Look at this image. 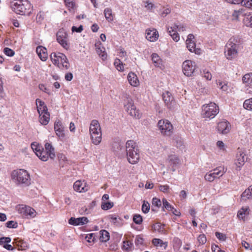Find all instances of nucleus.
I'll return each mask as SVG.
<instances>
[{
  "instance_id": "obj_27",
  "label": "nucleus",
  "mask_w": 252,
  "mask_h": 252,
  "mask_svg": "<svg viewBox=\"0 0 252 252\" xmlns=\"http://www.w3.org/2000/svg\"><path fill=\"white\" fill-rule=\"evenodd\" d=\"M151 58L153 63H154L155 67H158L160 69L164 68V66L163 63V61L157 54H152Z\"/></svg>"
},
{
  "instance_id": "obj_2",
  "label": "nucleus",
  "mask_w": 252,
  "mask_h": 252,
  "mask_svg": "<svg viewBox=\"0 0 252 252\" xmlns=\"http://www.w3.org/2000/svg\"><path fill=\"white\" fill-rule=\"evenodd\" d=\"M10 5L13 11L21 15H30L32 11V6L28 0H11Z\"/></svg>"
},
{
  "instance_id": "obj_17",
  "label": "nucleus",
  "mask_w": 252,
  "mask_h": 252,
  "mask_svg": "<svg viewBox=\"0 0 252 252\" xmlns=\"http://www.w3.org/2000/svg\"><path fill=\"white\" fill-rule=\"evenodd\" d=\"M163 100L166 105L169 109H173L176 105V102L171 94L169 92H166L162 94Z\"/></svg>"
},
{
  "instance_id": "obj_60",
  "label": "nucleus",
  "mask_w": 252,
  "mask_h": 252,
  "mask_svg": "<svg viewBox=\"0 0 252 252\" xmlns=\"http://www.w3.org/2000/svg\"><path fill=\"white\" fill-rule=\"evenodd\" d=\"M219 85L220 87V89L223 91H226L228 89L227 84L225 82H219Z\"/></svg>"
},
{
  "instance_id": "obj_39",
  "label": "nucleus",
  "mask_w": 252,
  "mask_h": 252,
  "mask_svg": "<svg viewBox=\"0 0 252 252\" xmlns=\"http://www.w3.org/2000/svg\"><path fill=\"white\" fill-rule=\"evenodd\" d=\"M152 243L155 246L163 247L164 249H166L167 247V242H164L160 239L154 238L152 240Z\"/></svg>"
},
{
  "instance_id": "obj_41",
  "label": "nucleus",
  "mask_w": 252,
  "mask_h": 252,
  "mask_svg": "<svg viewBox=\"0 0 252 252\" xmlns=\"http://www.w3.org/2000/svg\"><path fill=\"white\" fill-rule=\"evenodd\" d=\"M182 245V241L178 238H174L173 241V246L174 250L178 251Z\"/></svg>"
},
{
  "instance_id": "obj_59",
  "label": "nucleus",
  "mask_w": 252,
  "mask_h": 252,
  "mask_svg": "<svg viewBox=\"0 0 252 252\" xmlns=\"http://www.w3.org/2000/svg\"><path fill=\"white\" fill-rule=\"evenodd\" d=\"M227 2L234 4H242L243 5V3H245L246 0H225Z\"/></svg>"
},
{
  "instance_id": "obj_6",
  "label": "nucleus",
  "mask_w": 252,
  "mask_h": 252,
  "mask_svg": "<svg viewBox=\"0 0 252 252\" xmlns=\"http://www.w3.org/2000/svg\"><path fill=\"white\" fill-rule=\"evenodd\" d=\"M11 178L16 184L28 186L31 184V178L29 173L23 169L13 170L11 173Z\"/></svg>"
},
{
  "instance_id": "obj_4",
  "label": "nucleus",
  "mask_w": 252,
  "mask_h": 252,
  "mask_svg": "<svg viewBox=\"0 0 252 252\" xmlns=\"http://www.w3.org/2000/svg\"><path fill=\"white\" fill-rule=\"evenodd\" d=\"M242 43V40L238 36H233L229 39L225 46V55L227 59L232 60L237 57L238 50Z\"/></svg>"
},
{
  "instance_id": "obj_23",
  "label": "nucleus",
  "mask_w": 252,
  "mask_h": 252,
  "mask_svg": "<svg viewBox=\"0 0 252 252\" xmlns=\"http://www.w3.org/2000/svg\"><path fill=\"white\" fill-rule=\"evenodd\" d=\"M127 80L130 85L133 87H138L140 82L137 75L133 72H130L127 75Z\"/></svg>"
},
{
  "instance_id": "obj_18",
  "label": "nucleus",
  "mask_w": 252,
  "mask_h": 252,
  "mask_svg": "<svg viewBox=\"0 0 252 252\" xmlns=\"http://www.w3.org/2000/svg\"><path fill=\"white\" fill-rule=\"evenodd\" d=\"M145 34L146 38L151 42L157 41L159 37L158 31L154 28H149L146 30Z\"/></svg>"
},
{
  "instance_id": "obj_22",
  "label": "nucleus",
  "mask_w": 252,
  "mask_h": 252,
  "mask_svg": "<svg viewBox=\"0 0 252 252\" xmlns=\"http://www.w3.org/2000/svg\"><path fill=\"white\" fill-rule=\"evenodd\" d=\"M20 213L26 216H30L34 217L36 216L35 210L32 208L30 206H24L19 209Z\"/></svg>"
},
{
  "instance_id": "obj_38",
  "label": "nucleus",
  "mask_w": 252,
  "mask_h": 252,
  "mask_svg": "<svg viewBox=\"0 0 252 252\" xmlns=\"http://www.w3.org/2000/svg\"><path fill=\"white\" fill-rule=\"evenodd\" d=\"M109 232L105 230H102L99 232V240L101 242H107L109 240Z\"/></svg>"
},
{
  "instance_id": "obj_36",
  "label": "nucleus",
  "mask_w": 252,
  "mask_h": 252,
  "mask_svg": "<svg viewBox=\"0 0 252 252\" xmlns=\"http://www.w3.org/2000/svg\"><path fill=\"white\" fill-rule=\"evenodd\" d=\"M242 81L246 85L252 87V73H248L244 75L242 78Z\"/></svg>"
},
{
  "instance_id": "obj_21",
  "label": "nucleus",
  "mask_w": 252,
  "mask_h": 252,
  "mask_svg": "<svg viewBox=\"0 0 252 252\" xmlns=\"http://www.w3.org/2000/svg\"><path fill=\"white\" fill-rule=\"evenodd\" d=\"M245 162V154L244 152L239 151L237 153L236 157L235 163L239 170L243 166Z\"/></svg>"
},
{
  "instance_id": "obj_11",
  "label": "nucleus",
  "mask_w": 252,
  "mask_h": 252,
  "mask_svg": "<svg viewBox=\"0 0 252 252\" xmlns=\"http://www.w3.org/2000/svg\"><path fill=\"white\" fill-rule=\"evenodd\" d=\"M58 42L64 49L68 50L70 49V43L68 34L63 29H60L56 34Z\"/></svg>"
},
{
  "instance_id": "obj_48",
  "label": "nucleus",
  "mask_w": 252,
  "mask_h": 252,
  "mask_svg": "<svg viewBox=\"0 0 252 252\" xmlns=\"http://www.w3.org/2000/svg\"><path fill=\"white\" fill-rule=\"evenodd\" d=\"M202 76L207 80H211L212 78V75L211 72L207 69H204L202 72Z\"/></svg>"
},
{
  "instance_id": "obj_42",
  "label": "nucleus",
  "mask_w": 252,
  "mask_h": 252,
  "mask_svg": "<svg viewBox=\"0 0 252 252\" xmlns=\"http://www.w3.org/2000/svg\"><path fill=\"white\" fill-rule=\"evenodd\" d=\"M244 10L243 9H240L238 10H234L232 16L237 20H239L240 16H244L245 17Z\"/></svg>"
},
{
  "instance_id": "obj_43",
  "label": "nucleus",
  "mask_w": 252,
  "mask_h": 252,
  "mask_svg": "<svg viewBox=\"0 0 252 252\" xmlns=\"http://www.w3.org/2000/svg\"><path fill=\"white\" fill-rule=\"evenodd\" d=\"M164 208L166 209L167 210H170L172 212L173 214H174L175 216H180L181 215L180 212L176 209H174L172 206H163L162 207V210H164Z\"/></svg>"
},
{
  "instance_id": "obj_56",
  "label": "nucleus",
  "mask_w": 252,
  "mask_h": 252,
  "mask_svg": "<svg viewBox=\"0 0 252 252\" xmlns=\"http://www.w3.org/2000/svg\"><path fill=\"white\" fill-rule=\"evenodd\" d=\"M108 199L109 195L107 194H104L102 197V202L101 205H113V203L111 204V203L109 201L106 202V201L108 200Z\"/></svg>"
},
{
  "instance_id": "obj_49",
  "label": "nucleus",
  "mask_w": 252,
  "mask_h": 252,
  "mask_svg": "<svg viewBox=\"0 0 252 252\" xmlns=\"http://www.w3.org/2000/svg\"><path fill=\"white\" fill-rule=\"evenodd\" d=\"M5 226L9 228H16L18 227V223L16 221L10 220L5 223Z\"/></svg>"
},
{
  "instance_id": "obj_64",
  "label": "nucleus",
  "mask_w": 252,
  "mask_h": 252,
  "mask_svg": "<svg viewBox=\"0 0 252 252\" xmlns=\"http://www.w3.org/2000/svg\"><path fill=\"white\" fill-rule=\"evenodd\" d=\"M144 3L145 4V7L148 10L152 9L154 6V4L153 3L150 2L149 0L144 1Z\"/></svg>"
},
{
  "instance_id": "obj_50",
  "label": "nucleus",
  "mask_w": 252,
  "mask_h": 252,
  "mask_svg": "<svg viewBox=\"0 0 252 252\" xmlns=\"http://www.w3.org/2000/svg\"><path fill=\"white\" fill-rule=\"evenodd\" d=\"M142 218L139 214H135L133 217V221L137 224H140L142 222Z\"/></svg>"
},
{
  "instance_id": "obj_29",
  "label": "nucleus",
  "mask_w": 252,
  "mask_h": 252,
  "mask_svg": "<svg viewBox=\"0 0 252 252\" xmlns=\"http://www.w3.org/2000/svg\"><path fill=\"white\" fill-rule=\"evenodd\" d=\"M36 108L38 113L44 112L48 111V108L45 102L39 98L35 100Z\"/></svg>"
},
{
  "instance_id": "obj_13",
  "label": "nucleus",
  "mask_w": 252,
  "mask_h": 252,
  "mask_svg": "<svg viewBox=\"0 0 252 252\" xmlns=\"http://www.w3.org/2000/svg\"><path fill=\"white\" fill-rule=\"evenodd\" d=\"M125 107L127 112L132 117L136 119H139L141 117L139 110L136 109V106L131 100L128 101L127 103L125 105Z\"/></svg>"
},
{
  "instance_id": "obj_45",
  "label": "nucleus",
  "mask_w": 252,
  "mask_h": 252,
  "mask_svg": "<svg viewBox=\"0 0 252 252\" xmlns=\"http://www.w3.org/2000/svg\"><path fill=\"white\" fill-rule=\"evenodd\" d=\"M244 107L249 110H252V97L246 100L243 104Z\"/></svg>"
},
{
  "instance_id": "obj_7",
  "label": "nucleus",
  "mask_w": 252,
  "mask_h": 252,
  "mask_svg": "<svg viewBox=\"0 0 252 252\" xmlns=\"http://www.w3.org/2000/svg\"><path fill=\"white\" fill-rule=\"evenodd\" d=\"M90 134L92 143L95 145H99L102 140V132L100 125L96 120L91 121L90 126Z\"/></svg>"
},
{
  "instance_id": "obj_63",
  "label": "nucleus",
  "mask_w": 252,
  "mask_h": 252,
  "mask_svg": "<svg viewBox=\"0 0 252 252\" xmlns=\"http://www.w3.org/2000/svg\"><path fill=\"white\" fill-rule=\"evenodd\" d=\"M83 30V26L80 25L78 28L73 26L71 28L72 32H81Z\"/></svg>"
},
{
  "instance_id": "obj_52",
  "label": "nucleus",
  "mask_w": 252,
  "mask_h": 252,
  "mask_svg": "<svg viewBox=\"0 0 252 252\" xmlns=\"http://www.w3.org/2000/svg\"><path fill=\"white\" fill-rule=\"evenodd\" d=\"M11 242L10 237H1L0 238V245L4 247V245L8 244Z\"/></svg>"
},
{
  "instance_id": "obj_31",
  "label": "nucleus",
  "mask_w": 252,
  "mask_h": 252,
  "mask_svg": "<svg viewBox=\"0 0 252 252\" xmlns=\"http://www.w3.org/2000/svg\"><path fill=\"white\" fill-rule=\"evenodd\" d=\"M167 31L174 41L178 42L180 40V36L177 32V31L172 26L167 28Z\"/></svg>"
},
{
  "instance_id": "obj_47",
  "label": "nucleus",
  "mask_w": 252,
  "mask_h": 252,
  "mask_svg": "<svg viewBox=\"0 0 252 252\" xmlns=\"http://www.w3.org/2000/svg\"><path fill=\"white\" fill-rule=\"evenodd\" d=\"M123 243V249L125 250L126 251H129L133 246L132 243L130 241L128 240L124 241Z\"/></svg>"
},
{
  "instance_id": "obj_35",
  "label": "nucleus",
  "mask_w": 252,
  "mask_h": 252,
  "mask_svg": "<svg viewBox=\"0 0 252 252\" xmlns=\"http://www.w3.org/2000/svg\"><path fill=\"white\" fill-rule=\"evenodd\" d=\"M153 229L154 231L158 232L159 233L164 234L166 233L165 231V225L161 224L159 222H157L153 225Z\"/></svg>"
},
{
  "instance_id": "obj_10",
  "label": "nucleus",
  "mask_w": 252,
  "mask_h": 252,
  "mask_svg": "<svg viewBox=\"0 0 252 252\" xmlns=\"http://www.w3.org/2000/svg\"><path fill=\"white\" fill-rule=\"evenodd\" d=\"M226 172V169L223 167H218L206 173L204 176V179L208 182H212L215 179L222 176Z\"/></svg>"
},
{
  "instance_id": "obj_61",
  "label": "nucleus",
  "mask_w": 252,
  "mask_h": 252,
  "mask_svg": "<svg viewBox=\"0 0 252 252\" xmlns=\"http://www.w3.org/2000/svg\"><path fill=\"white\" fill-rule=\"evenodd\" d=\"M217 146L220 150L224 151L225 150V147L224 143L222 141H218L216 143Z\"/></svg>"
},
{
  "instance_id": "obj_40",
  "label": "nucleus",
  "mask_w": 252,
  "mask_h": 252,
  "mask_svg": "<svg viewBox=\"0 0 252 252\" xmlns=\"http://www.w3.org/2000/svg\"><path fill=\"white\" fill-rule=\"evenodd\" d=\"M114 64L116 69L119 71H123L124 70V64L119 59H116L114 63Z\"/></svg>"
},
{
  "instance_id": "obj_5",
  "label": "nucleus",
  "mask_w": 252,
  "mask_h": 252,
  "mask_svg": "<svg viewBox=\"0 0 252 252\" xmlns=\"http://www.w3.org/2000/svg\"><path fill=\"white\" fill-rule=\"evenodd\" d=\"M50 60L53 64L60 70L65 71L70 67V63L66 56L60 52H53L50 55Z\"/></svg>"
},
{
  "instance_id": "obj_12",
  "label": "nucleus",
  "mask_w": 252,
  "mask_h": 252,
  "mask_svg": "<svg viewBox=\"0 0 252 252\" xmlns=\"http://www.w3.org/2000/svg\"><path fill=\"white\" fill-rule=\"evenodd\" d=\"M182 70L185 75L188 77L192 76L196 68V65L191 60H186L182 64Z\"/></svg>"
},
{
  "instance_id": "obj_30",
  "label": "nucleus",
  "mask_w": 252,
  "mask_h": 252,
  "mask_svg": "<svg viewBox=\"0 0 252 252\" xmlns=\"http://www.w3.org/2000/svg\"><path fill=\"white\" fill-rule=\"evenodd\" d=\"M242 200L246 201L252 199V185L242 193L241 196Z\"/></svg>"
},
{
  "instance_id": "obj_32",
  "label": "nucleus",
  "mask_w": 252,
  "mask_h": 252,
  "mask_svg": "<svg viewBox=\"0 0 252 252\" xmlns=\"http://www.w3.org/2000/svg\"><path fill=\"white\" fill-rule=\"evenodd\" d=\"M64 1L68 10L71 12H74L77 8L75 0H64Z\"/></svg>"
},
{
  "instance_id": "obj_37",
  "label": "nucleus",
  "mask_w": 252,
  "mask_h": 252,
  "mask_svg": "<svg viewBox=\"0 0 252 252\" xmlns=\"http://www.w3.org/2000/svg\"><path fill=\"white\" fill-rule=\"evenodd\" d=\"M104 14L106 19L108 22L113 20L114 14L112 13V10L110 8H106L104 10Z\"/></svg>"
},
{
  "instance_id": "obj_26",
  "label": "nucleus",
  "mask_w": 252,
  "mask_h": 252,
  "mask_svg": "<svg viewBox=\"0 0 252 252\" xmlns=\"http://www.w3.org/2000/svg\"><path fill=\"white\" fill-rule=\"evenodd\" d=\"M250 212V210L248 206H243L238 211L237 217L239 220H245V218L249 215Z\"/></svg>"
},
{
  "instance_id": "obj_24",
  "label": "nucleus",
  "mask_w": 252,
  "mask_h": 252,
  "mask_svg": "<svg viewBox=\"0 0 252 252\" xmlns=\"http://www.w3.org/2000/svg\"><path fill=\"white\" fill-rule=\"evenodd\" d=\"M95 47L96 53L99 55L102 60L103 61L106 60L107 59V55L102 44L101 43H96Z\"/></svg>"
},
{
  "instance_id": "obj_9",
  "label": "nucleus",
  "mask_w": 252,
  "mask_h": 252,
  "mask_svg": "<svg viewBox=\"0 0 252 252\" xmlns=\"http://www.w3.org/2000/svg\"><path fill=\"white\" fill-rule=\"evenodd\" d=\"M158 126L161 134L164 136H170L173 133V126L167 120H159L158 123Z\"/></svg>"
},
{
  "instance_id": "obj_57",
  "label": "nucleus",
  "mask_w": 252,
  "mask_h": 252,
  "mask_svg": "<svg viewBox=\"0 0 252 252\" xmlns=\"http://www.w3.org/2000/svg\"><path fill=\"white\" fill-rule=\"evenodd\" d=\"M38 88L41 91L47 93L48 94L50 95L51 94L49 89L44 84H40L38 85Z\"/></svg>"
},
{
  "instance_id": "obj_33",
  "label": "nucleus",
  "mask_w": 252,
  "mask_h": 252,
  "mask_svg": "<svg viewBox=\"0 0 252 252\" xmlns=\"http://www.w3.org/2000/svg\"><path fill=\"white\" fill-rule=\"evenodd\" d=\"M243 22L246 26L252 28V13H245Z\"/></svg>"
},
{
  "instance_id": "obj_8",
  "label": "nucleus",
  "mask_w": 252,
  "mask_h": 252,
  "mask_svg": "<svg viewBox=\"0 0 252 252\" xmlns=\"http://www.w3.org/2000/svg\"><path fill=\"white\" fill-rule=\"evenodd\" d=\"M202 109V115L204 118H214L219 112V106L214 102L203 105Z\"/></svg>"
},
{
  "instance_id": "obj_46",
  "label": "nucleus",
  "mask_w": 252,
  "mask_h": 252,
  "mask_svg": "<svg viewBox=\"0 0 252 252\" xmlns=\"http://www.w3.org/2000/svg\"><path fill=\"white\" fill-rule=\"evenodd\" d=\"M169 161L171 164L174 165L178 164L180 163V159L177 156L175 155H171L169 157Z\"/></svg>"
},
{
  "instance_id": "obj_19",
  "label": "nucleus",
  "mask_w": 252,
  "mask_h": 252,
  "mask_svg": "<svg viewBox=\"0 0 252 252\" xmlns=\"http://www.w3.org/2000/svg\"><path fill=\"white\" fill-rule=\"evenodd\" d=\"M89 220L88 218L85 217L77 218L71 217L68 220L69 224L75 226L83 225L85 224H87Z\"/></svg>"
},
{
  "instance_id": "obj_55",
  "label": "nucleus",
  "mask_w": 252,
  "mask_h": 252,
  "mask_svg": "<svg viewBox=\"0 0 252 252\" xmlns=\"http://www.w3.org/2000/svg\"><path fill=\"white\" fill-rule=\"evenodd\" d=\"M215 235L220 241H224L226 240V237L224 234L220 233L219 232H216Z\"/></svg>"
},
{
  "instance_id": "obj_53",
  "label": "nucleus",
  "mask_w": 252,
  "mask_h": 252,
  "mask_svg": "<svg viewBox=\"0 0 252 252\" xmlns=\"http://www.w3.org/2000/svg\"><path fill=\"white\" fill-rule=\"evenodd\" d=\"M160 191L164 193H168L170 190V187L167 185H159L158 187Z\"/></svg>"
},
{
  "instance_id": "obj_51",
  "label": "nucleus",
  "mask_w": 252,
  "mask_h": 252,
  "mask_svg": "<svg viewBox=\"0 0 252 252\" xmlns=\"http://www.w3.org/2000/svg\"><path fill=\"white\" fill-rule=\"evenodd\" d=\"M3 52L6 55L9 57H12L15 54L14 51L8 47H5L4 48Z\"/></svg>"
},
{
  "instance_id": "obj_28",
  "label": "nucleus",
  "mask_w": 252,
  "mask_h": 252,
  "mask_svg": "<svg viewBox=\"0 0 252 252\" xmlns=\"http://www.w3.org/2000/svg\"><path fill=\"white\" fill-rule=\"evenodd\" d=\"M187 47L191 52H194L196 54L200 55L201 53V50L200 48H196V44L194 41H186Z\"/></svg>"
},
{
  "instance_id": "obj_34",
  "label": "nucleus",
  "mask_w": 252,
  "mask_h": 252,
  "mask_svg": "<svg viewBox=\"0 0 252 252\" xmlns=\"http://www.w3.org/2000/svg\"><path fill=\"white\" fill-rule=\"evenodd\" d=\"M78 211L81 215H86L92 213L93 207L92 206H81Z\"/></svg>"
},
{
  "instance_id": "obj_1",
  "label": "nucleus",
  "mask_w": 252,
  "mask_h": 252,
  "mask_svg": "<svg viewBox=\"0 0 252 252\" xmlns=\"http://www.w3.org/2000/svg\"><path fill=\"white\" fill-rule=\"evenodd\" d=\"M31 147L36 155L42 161H46L49 158L53 159L55 157V149L51 143H45V148L33 143L32 144Z\"/></svg>"
},
{
  "instance_id": "obj_15",
  "label": "nucleus",
  "mask_w": 252,
  "mask_h": 252,
  "mask_svg": "<svg viewBox=\"0 0 252 252\" xmlns=\"http://www.w3.org/2000/svg\"><path fill=\"white\" fill-rule=\"evenodd\" d=\"M231 129V125L229 122L226 120H222L217 124L216 129L218 133L221 134L228 133Z\"/></svg>"
},
{
  "instance_id": "obj_58",
  "label": "nucleus",
  "mask_w": 252,
  "mask_h": 252,
  "mask_svg": "<svg viewBox=\"0 0 252 252\" xmlns=\"http://www.w3.org/2000/svg\"><path fill=\"white\" fill-rule=\"evenodd\" d=\"M95 235L94 233H90L88 234L85 238L89 243L94 242L95 240Z\"/></svg>"
},
{
  "instance_id": "obj_25",
  "label": "nucleus",
  "mask_w": 252,
  "mask_h": 252,
  "mask_svg": "<svg viewBox=\"0 0 252 252\" xmlns=\"http://www.w3.org/2000/svg\"><path fill=\"white\" fill-rule=\"evenodd\" d=\"M39 114V121L40 123L44 126L47 125L50 119V115L48 111L44 112H40Z\"/></svg>"
},
{
  "instance_id": "obj_3",
  "label": "nucleus",
  "mask_w": 252,
  "mask_h": 252,
  "mask_svg": "<svg viewBox=\"0 0 252 252\" xmlns=\"http://www.w3.org/2000/svg\"><path fill=\"white\" fill-rule=\"evenodd\" d=\"M126 158L128 162L134 164L139 160L140 154L137 143L132 140L127 141L126 143Z\"/></svg>"
},
{
  "instance_id": "obj_16",
  "label": "nucleus",
  "mask_w": 252,
  "mask_h": 252,
  "mask_svg": "<svg viewBox=\"0 0 252 252\" xmlns=\"http://www.w3.org/2000/svg\"><path fill=\"white\" fill-rule=\"evenodd\" d=\"M74 190L78 192L82 193L87 191L90 187L87 182L83 180H77L73 184Z\"/></svg>"
},
{
  "instance_id": "obj_44",
  "label": "nucleus",
  "mask_w": 252,
  "mask_h": 252,
  "mask_svg": "<svg viewBox=\"0 0 252 252\" xmlns=\"http://www.w3.org/2000/svg\"><path fill=\"white\" fill-rule=\"evenodd\" d=\"M174 29H175L176 30L178 31L179 32H184L187 29V26L184 24H174L173 26H172Z\"/></svg>"
},
{
  "instance_id": "obj_14",
  "label": "nucleus",
  "mask_w": 252,
  "mask_h": 252,
  "mask_svg": "<svg viewBox=\"0 0 252 252\" xmlns=\"http://www.w3.org/2000/svg\"><path fill=\"white\" fill-rule=\"evenodd\" d=\"M54 128L57 136L62 141L65 137L64 127L63 123L59 120H56L54 125Z\"/></svg>"
},
{
  "instance_id": "obj_62",
  "label": "nucleus",
  "mask_w": 252,
  "mask_h": 252,
  "mask_svg": "<svg viewBox=\"0 0 252 252\" xmlns=\"http://www.w3.org/2000/svg\"><path fill=\"white\" fill-rule=\"evenodd\" d=\"M211 249L213 252H225L224 251L221 250L218 246L215 244L212 245Z\"/></svg>"
},
{
  "instance_id": "obj_54",
  "label": "nucleus",
  "mask_w": 252,
  "mask_h": 252,
  "mask_svg": "<svg viewBox=\"0 0 252 252\" xmlns=\"http://www.w3.org/2000/svg\"><path fill=\"white\" fill-rule=\"evenodd\" d=\"M197 241L200 245H203L206 243L207 239L204 234H200L197 238Z\"/></svg>"
},
{
  "instance_id": "obj_20",
  "label": "nucleus",
  "mask_w": 252,
  "mask_h": 252,
  "mask_svg": "<svg viewBox=\"0 0 252 252\" xmlns=\"http://www.w3.org/2000/svg\"><path fill=\"white\" fill-rule=\"evenodd\" d=\"M36 53L42 61L45 62L48 59L47 50L42 46H38L36 49Z\"/></svg>"
}]
</instances>
